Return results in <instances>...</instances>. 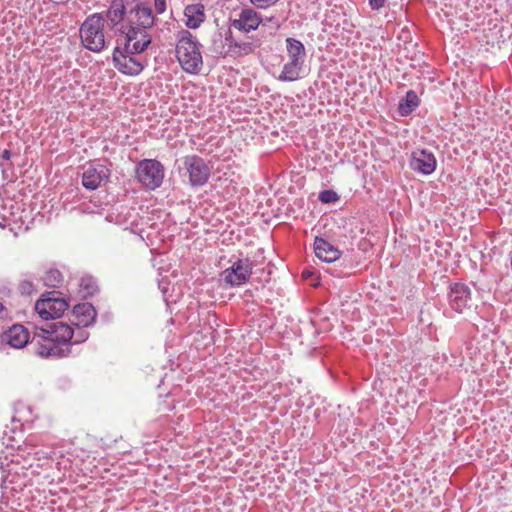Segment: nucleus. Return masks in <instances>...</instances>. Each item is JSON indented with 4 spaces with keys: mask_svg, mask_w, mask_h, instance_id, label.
Masks as SVG:
<instances>
[{
    "mask_svg": "<svg viewBox=\"0 0 512 512\" xmlns=\"http://www.w3.org/2000/svg\"><path fill=\"white\" fill-rule=\"evenodd\" d=\"M19 290L23 295H30L34 291V285L29 280H23L19 284Z\"/></svg>",
    "mask_w": 512,
    "mask_h": 512,
    "instance_id": "26",
    "label": "nucleus"
},
{
    "mask_svg": "<svg viewBox=\"0 0 512 512\" xmlns=\"http://www.w3.org/2000/svg\"><path fill=\"white\" fill-rule=\"evenodd\" d=\"M58 345H66L74 337V328L58 321L49 325L48 329H42Z\"/></svg>",
    "mask_w": 512,
    "mask_h": 512,
    "instance_id": "16",
    "label": "nucleus"
},
{
    "mask_svg": "<svg viewBox=\"0 0 512 512\" xmlns=\"http://www.w3.org/2000/svg\"><path fill=\"white\" fill-rule=\"evenodd\" d=\"M154 5L157 13L162 14L166 10L165 0H154Z\"/></svg>",
    "mask_w": 512,
    "mask_h": 512,
    "instance_id": "29",
    "label": "nucleus"
},
{
    "mask_svg": "<svg viewBox=\"0 0 512 512\" xmlns=\"http://www.w3.org/2000/svg\"><path fill=\"white\" fill-rule=\"evenodd\" d=\"M7 317L6 307L0 302V318Z\"/></svg>",
    "mask_w": 512,
    "mask_h": 512,
    "instance_id": "32",
    "label": "nucleus"
},
{
    "mask_svg": "<svg viewBox=\"0 0 512 512\" xmlns=\"http://www.w3.org/2000/svg\"><path fill=\"white\" fill-rule=\"evenodd\" d=\"M302 275L306 277V275H308V272H302Z\"/></svg>",
    "mask_w": 512,
    "mask_h": 512,
    "instance_id": "34",
    "label": "nucleus"
},
{
    "mask_svg": "<svg viewBox=\"0 0 512 512\" xmlns=\"http://www.w3.org/2000/svg\"><path fill=\"white\" fill-rule=\"evenodd\" d=\"M125 5L123 0H113L107 13V19L112 26L119 24L123 20Z\"/></svg>",
    "mask_w": 512,
    "mask_h": 512,
    "instance_id": "21",
    "label": "nucleus"
},
{
    "mask_svg": "<svg viewBox=\"0 0 512 512\" xmlns=\"http://www.w3.org/2000/svg\"><path fill=\"white\" fill-rule=\"evenodd\" d=\"M55 295L56 292H49L35 303V311L44 320L58 318L68 308L66 300Z\"/></svg>",
    "mask_w": 512,
    "mask_h": 512,
    "instance_id": "7",
    "label": "nucleus"
},
{
    "mask_svg": "<svg viewBox=\"0 0 512 512\" xmlns=\"http://www.w3.org/2000/svg\"><path fill=\"white\" fill-rule=\"evenodd\" d=\"M252 269L253 264L248 258H237L222 272L221 277L231 287L240 286L249 280Z\"/></svg>",
    "mask_w": 512,
    "mask_h": 512,
    "instance_id": "8",
    "label": "nucleus"
},
{
    "mask_svg": "<svg viewBox=\"0 0 512 512\" xmlns=\"http://www.w3.org/2000/svg\"><path fill=\"white\" fill-rule=\"evenodd\" d=\"M436 158L432 152L425 149L413 151L410 158V168L423 175H430L436 169Z\"/></svg>",
    "mask_w": 512,
    "mask_h": 512,
    "instance_id": "13",
    "label": "nucleus"
},
{
    "mask_svg": "<svg viewBox=\"0 0 512 512\" xmlns=\"http://www.w3.org/2000/svg\"><path fill=\"white\" fill-rule=\"evenodd\" d=\"M449 304L456 312L462 313L471 306V292L468 286L456 283L451 286L449 295Z\"/></svg>",
    "mask_w": 512,
    "mask_h": 512,
    "instance_id": "14",
    "label": "nucleus"
},
{
    "mask_svg": "<svg viewBox=\"0 0 512 512\" xmlns=\"http://www.w3.org/2000/svg\"><path fill=\"white\" fill-rule=\"evenodd\" d=\"M33 352L45 358H59L68 355V347L56 344L42 329L30 341Z\"/></svg>",
    "mask_w": 512,
    "mask_h": 512,
    "instance_id": "6",
    "label": "nucleus"
},
{
    "mask_svg": "<svg viewBox=\"0 0 512 512\" xmlns=\"http://www.w3.org/2000/svg\"><path fill=\"white\" fill-rule=\"evenodd\" d=\"M84 327L76 326L74 329V337L70 341L72 344H78L84 342L88 338V332L83 329Z\"/></svg>",
    "mask_w": 512,
    "mask_h": 512,
    "instance_id": "25",
    "label": "nucleus"
},
{
    "mask_svg": "<svg viewBox=\"0 0 512 512\" xmlns=\"http://www.w3.org/2000/svg\"><path fill=\"white\" fill-rule=\"evenodd\" d=\"M132 54L127 53L125 50L122 52L116 47L112 58L114 67L119 72L129 76H136L142 72L144 65L138 58L133 57Z\"/></svg>",
    "mask_w": 512,
    "mask_h": 512,
    "instance_id": "10",
    "label": "nucleus"
},
{
    "mask_svg": "<svg viewBox=\"0 0 512 512\" xmlns=\"http://www.w3.org/2000/svg\"><path fill=\"white\" fill-rule=\"evenodd\" d=\"M184 166L192 186H203L209 179L210 167L199 156L189 155L184 158Z\"/></svg>",
    "mask_w": 512,
    "mask_h": 512,
    "instance_id": "9",
    "label": "nucleus"
},
{
    "mask_svg": "<svg viewBox=\"0 0 512 512\" xmlns=\"http://www.w3.org/2000/svg\"><path fill=\"white\" fill-rule=\"evenodd\" d=\"M10 156H11V153H10V151H9V150H4V151H3L2 157H3L4 159H7V160H8V159H10Z\"/></svg>",
    "mask_w": 512,
    "mask_h": 512,
    "instance_id": "33",
    "label": "nucleus"
},
{
    "mask_svg": "<svg viewBox=\"0 0 512 512\" xmlns=\"http://www.w3.org/2000/svg\"><path fill=\"white\" fill-rule=\"evenodd\" d=\"M136 175L139 182L146 188L154 190L163 182L164 167L154 159L142 160L136 169Z\"/></svg>",
    "mask_w": 512,
    "mask_h": 512,
    "instance_id": "4",
    "label": "nucleus"
},
{
    "mask_svg": "<svg viewBox=\"0 0 512 512\" xmlns=\"http://www.w3.org/2000/svg\"><path fill=\"white\" fill-rule=\"evenodd\" d=\"M110 177V170L98 163L90 164L84 168L82 185L88 190H95Z\"/></svg>",
    "mask_w": 512,
    "mask_h": 512,
    "instance_id": "12",
    "label": "nucleus"
},
{
    "mask_svg": "<svg viewBox=\"0 0 512 512\" xmlns=\"http://www.w3.org/2000/svg\"><path fill=\"white\" fill-rule=\"evenodd\" d=\"M83 297L93 296L98 291L96 280L91 276H83L80 280Z\"/></svg>",
    "mask_w": 512,
    "mask_h": 512,
    "instance_id": "23",
    "label": "nucleus"
},
{
    "mask_svg": "<svg viewBox=\"0 0 512 512\" xmlns=\"http://www.w3.org/2000/svg\"><path fill=\"white\" fill-rule=\"evenodd\" d=\"M3 339L13 348H22L29 341V332L24 326L15 324L4 333Z\"/></svg>",
    "mask_w": 512,
    "mask_h": 512,
    "instance_id": "19",
    "label": "nucleus"
},
{
    "mask_svg": "<svg viewBox=\"0 0 512 512\" xmlns=\"http://www.w3.org/2000/svg\"><path fill=\"white\" fill-rule=\"evenodd\" d=\"M318 198L323 203H334L338 200V195L333 190H324L320 192Z\"/></svg>",
    "mask_w": 512,
    "mask_h": 512,
    "instance_id": "24",
    "label": "nucleus"
},
{
    "mask_svg": "<svg viewBox=\"0 0 512 512\" xmlns=\"http://www.w3.org/2000/svg\"><path fill=\"white\" fill-rule=\"evenodd\" d=\"M315 255L323 262L332 263L338 260L341 252L323 238L316 237L314 241Z\"/></svg>",
    "mask_w": 512,
    "mask_h": 512,
    "instance_id": "17",
    "label": "nucleus"
},
{
    "mask_svg": "<svg viewBox=\"0 0 512 512\" xmlns=\"http://www.w3.org/2000/svg\"><path fill=\"white\" fill-rule=\"evenodd\" d=\"M251 3L257 8H268L275 5L279 0H250Z\"/></svg>",
    "mask_w": 512,
    "mask_h": 512,
    "instance_id": "27",
    "label": "nucleus"
},
{
    "mask_svg": "<svg viewBox=\"0 0 512 512\" xmlns=\"http://www.w3.org/2000/svg\"><path fill=\"white\" fill-rule=\"evenodd\" d=\"M80 37L83 46L90 51L100 52L104 49L106 40L102 14H93L83 22Z\"/></svg>",
    "mask_w": 512,
    "mask_h": 512,
    "instance_id": "2",
    "label": "nucleus"
},
{
    "mask_svg": "<svg viewBox=\"0 0 512 512\" xmlns=\"http://www.w3.org/2000/svg\"><path fill=\"white\" fill-rule=\"evenodd\" d=\"M148 28L131 26L125 32L126 43L124 50L127 53H141L151 43V36L147 33Z\"/></svg>",
    "mask_w": 512,
    "mask_h": 512,
    "instance_id": "11",
    "label": "nucleus"
},
{
    "mask_svg": "<svg viewBox=\"0 0 512 512\" xmlns=\"http://www.w3.org/2000/svg\"><path fill=\"white\" fill-rule=\"evenodd\" d=\"M96 316L93 305L85 302L74 306L70 321L73 326L88 327L95 321Z\"/></svg>",
    "mask_w": 512,
    "mask_h": 512,
    "instance_id": "15",
    "label": "nucleus"
},
{
    "mask_svg": "<svg viewBox=\"0 0 512 512\" xmlns=\"http://www.w3.org/2000/svg\"><path fill=\"white\" fill-rule=\"evenodd\" d=\"M286 50L289 60L284 64L277 79L282 82H293L300 78L305 58V47L301 41L287 38Z\"/></svg>",
    "mask_w": 512,
    "mask_h": 512,
    "instance_id": "3",
    "label": "nucleus"
},
{
    "mask_svg": "<svg viewBox=\"0 0 512 512\" xmlns=\"http://www.w3.org/2000/svg\"><path fill=\"white\" fill-rule=\"evenodd\" d=\"M302 275L306 277V275H308V272H302Z\"/></svg>",
    "mask_w": 512,
    "mask_h": 512,
    "instance_id": "35",
    "label": "nucleus"
},
{
    "mask_svg": "<svg viewBox=\"0 0 512 512\" xmlns=\"http://www.w3.org/2000/svg\"><path fill=\"white\" fill-rule=\"evenodd\" d=\"M176 57L182 69L189 74L199 73L203 66L200 44L187 30L180 32Z\"/></svg>",
    "mask_w": 512,
    "mask_h": 512,
    "instance_id": "1",
    "label": "nucleus"
},
{
    "mask_svg": "<svg viewBox=\"0 0 512 512\" xmlns=\"http://www.w3.org/2000/svg\"><path fill=\"white\" fill-rule=\"evenodd\" d=\"M385 0H369L372 9L378 10L384 6Z\"/></svg>",
    "mask_w": 512,
    "mask_h": 512,
    "instance_id": "30",
    "label": "nucleus"
},
{
    "mask_svg": "<svg viewBox=\"0 0 512 512\" xmlns=\"http://www.w3.org/2000/svg\"><path fill=\"white\" fill-rule=\"evenodd\" d=\"M235 46L241 49L244 52V54H248L252 51L251 43H243L242 45L236 44Z\"/></svg>",
    "mask_w": 512,
    "mask_h": 512,
    "instance_id": "31",
    "label": "nucleus"
},
{
    "mask_svg": "<svg viewBox=\"0 0 512 512\" xmlns=\"http://www.w3.org/2000/svg\"><path fill=\"white\" fill-rule=\"evenodd\" d=\"M418 104L419 99L417 94L413 90H409L398 105L400 115H409L418 106Z\"/></svg>",
    "mask_w": 512,
    "mask_h": 512,
    "instance_id": "22",
    "label": "nucleus"
},
{
    "mask_svg": "<svg viewBox=\"0 0 512 512\" xmlns=\"http://www.w3.org/2000/svg\"><path fill=\"white\" fill-rule=\"evenodd\" d=\"M129 20L138 27L150 28L154 24V15L151 8L144 4H137L129 13Z\"/></svg>",
    "mask_w": 512,
    "mask_h": 512,
    "instance_id": "18",
    "label": "nucleus"
},
{
    "mask_svg": "<svg viewBox=\"0 0 512 512\" xmlns=\"http://www.w3.org/2000/svg\"><path fill=\"white\" fill-rule=\"evenodd\" d=\"M48 281H50L51 286H56V283L60 282V273L59 271H50L48 274Z\"/></svg>",
    "mask_w": 512,
    "mask_h": 512,
    "instance_id": "28",
    "label": "nucleus"
},
{
    "mask_svg": "<svg viewBox=\"0 0 512 512\" xmlns=\"http://www.w3.org/2000/svg\"><path fill=\"white\" fill-rule=\"evenodd\" d=\"M234 27L249 32L255 30L261 25L262 28H267L272 34L280 28V22L276 17L262 19L258 16L256 11L252 9H245L241 12L239 19L234 21Z\"/></svg>",
    "mask_w": 512,
    "mask_h": 512,
    "instance_id": "5",
    "label": "nucleus"
},
{
    "mask_svg": "<svg viewBox=\"0 0 512 512\" xmlns=\"http://www.w3.org/2000/svg\"><path fill=\"white\" fill-rule=\"evenodd\" d=\"M184 15L189 28H198L205 19L204 6L200 3L188 5L184 10Z\"/></svg>",
    "mask_w": 512,
    "mask_h": 512,
    "instance_id": "20",
    "label": "nucleus"
}]
</instances>
